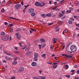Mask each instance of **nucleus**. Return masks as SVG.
I'll return each mask as SVG.
<instances>
[{
  "label": "nucleus",
  "instance_id": "obj_6",
  "mask_svg": "<svg viewBox=\"0 0 79 79\" xmlns=\"http://www.w3.org/2000/svg\"><path fill=\"white\" fill-rule=\"evenodd\" d=\"M15 35H16L17 38L18 39H19V40L21 39V35L18 34H17L16 33L15 34Z\"/></svg>",
  "mask_w": 79,
  "mask_h": 79
},
{
  "label": "nucleus",
  "instance_id": "obj_45",
  "mask_svg": "<svg viewBox=\"0 0 79 79\" xmlns=\"http://www.w3.org/2000/svg\"><path fill=\"white\" fill-rule=\"evenodd\" d=\"M75 79H79V78L78 77H74Z\"/></svg>",
  "mask_w": 79,
  "mask_h": 79
},
{
  "label": "nucleus",
  "instance_id": "obj_55",
  "mask_svg": "<svg viewBox=\"0 0 79 79\" xmlns=\"http://www.w3.org/2000/svg\"><path fill=\"white\" fill-rule=\"evenodd\" d=\"M34 79H39L37 77H34Z\"/></svg>",
  "mask_w": 79,
  "mask_h": 79
},
{
  "label": "nucleus",
  "instance_id": "obj_31",
  "mask_svg": "<svg viewBox=\"0 0 79 79\" xmlns=\"http://www.w3.org/2000/svg\"><path fill=\"white\" fill-rule=\"evenodd\" d=\"M13 26V24H10L9 25H8L7 26V27H11L12 26Z\"/></svg>",
  "mask_w": 79,
  "mask_h": 79
},
{
  "label": "nucleus",
  "instance_id": "obj_1",
  "mask_svg": "<svg viewBox=\"0 0 79 79\" xmlns=\"http://www.w3.org/2000/svg\"><path fill=\"white\" fill-rule=\"evenodd\" d=\"M1 39L3 40H7L8 39V35H5L4 36L1 38Z\"/></svg>",
  "mask_w": 79,
  "mask_h": 79
},
{
  "label": "nucleus",
  "instance_id": "obj_40",
  "mask_svg": "<svg viewBox=\"0 0 79 79\" xmlns=\"http://www.w3.org/2000/svg\"><path fill=\"white\" fill-rule=\"evenodd\" d=\"M23 31L24 32H27V30H25V29H23Z\"/></svg>",
  "mask_w": 79,
  "mask_h": 79
},
{
  "label": "nucleus",
  "instance_id": "obj_35",
  "mask_svg": "<svg viewBox=\"0 0 79 79\" xmlns=\"http://www.w3.org/2000/svg\"><path fill=\"white\" fill-rule=\"evenodd\" d=\"M65 77H66L68 78H69L70 77V76L69 75H67L65 76Z\"/></svg>",
  "mask_w": 79,
  "mask_h": 79
},
{
  "label": "nucleus",
  "instance_id": "obj_20",
  "mask_svg": "<svg viewBox=\"0 0 79 79\" xmlns=\"http://www.w3.org/2000/svg\"><path fill=\"white\" fill-rule=\"evenodd\" d=\"M57 23H59V24H61L63 23V22L61 21H58L57 22Z\"/></svg>",
  "mask_w": 79,
  "mask_h": 79
},
{
  "label": "nucleus",
  "instance_id": "obj_38",
  "mask_svg": "<svg viewBox=\"0 0 79 79\" xmlns=\"http://www.w3.org/2000/svg\"><path fill=\"white\" fill-rule=\"evenodd\" d=\"M10 32H13V28H11L10 29Z\"/></svg>",
  "mask_w": 79,
  "mask_h": 79
},
{
  "label": "nucleus",
  "instance_id": "obj_2",
  "mask_svg": "<svg viewBox=\"0 0 79 79\" xmlns=\"http://www.w3.org/2000/svg\"><path fill=\"white\" fill-rule=\"evenodd\" d=\"M62 56H65L68 59H69V58H72L73 57V55L71 54L70 55H68L62 54Z\"/></svg>",
  "mask_w": 79,
  "mask_h": 79
},
{
  "label": "nucleus",
  "instance_id": "obj_37",
  "mask_svg": "<svg viewBox=\"0 0 79 79\" xmlns=\"http://www.w3.org/2000/svg\"><path fill=\"white\" fill-rule=\"evenodd\" d=\"M45 78H46V77H41V79H45Z\"/></svg>",
  "mask_w": 79,
  "mask_h": 79
},
{
  "label": "nucleus",
  "instance_id": "obj_47",
  "mask_svg": "<svg viewBox=\"0 0 79 79\" xmlns=\"http://www.w3.org/2000/svg\"><path fill=\"white\" fill-rule=\"evenodd\" d=\"M26 8H25L24 10H23V13H25V12H26V11L25 10H26Z\"/></svg>",
  "mask_w": 79,
  "mask_h": 79
},
{
  "label": "nucleus",
  "instance_id": "obj_56",
  "mask_svg": "<svg viewBox=\"0 0 79 79\" xmlns=\"http://www.w3.org/2000/svg\"><path fill=\"white\" fill-rule=\"evenodd\" d=\"M77 20H78V21H79V17H77Z\"/></svg>",
  "mask_w": 79,
  "mask_h": 79
},
{
  "label": "nucleus",
  "instance_id": "obj_25",
  "mask_svg": "<svg viewBox=\"0 0 79 79\" xmlns=\"http://www.w3.org/2000/svg\"><path fill=\"white\" fill-rule=\"evenodd\" d=\"M5 34V32H2L1 33V35H4Z\"/></svg>",
  "mask_w": 79,
  "mask_h": 79
},
{
  "label": "nucleus",
  "instance_id": "obj_42",
  "mask_svg": "<svg viewBox=\"0 0 79 79\" xmlns=\"http://www.w3.org/2000/svg\"><path fill=\"white\" fill-rule=\"evenodd\" d=\"M39 48H40V49H41V47L42 46V45H40V44H39Z\"/></svg>",
  "mask_w": 79,
  "mask_h": 79
},
{
  "label": "nucleus",
  "instance_id": "obj_22",
  "mask_svg": "<svg viewBox=\"0 0 79 79\" xmlns=\"http://www.w3.org/2000/svg\"><path fill=\"white\" fill-rule=\"evenodd\" d=\"M47 16H52V14H48L46 15Z\"/></svg>",
  "mask_w": 79,
  "mask_h": 79
},
{
  "label": "nucleus",
  "instance_id": "obj_32",
  "mask_svg": "<svg viewBox=\"0 0 79 79\" xmlns=\"http://www.w3.org/2000/svg\"><path fill=\"white\" fill-rule=\"evenodd\" d=\"M15 59H14V61H16L17 60V59H18V58L16 57H15Z\"/></svg>",
  "mask_w": 79,
  "mask_h": 79
},
{
  "label": "nucleus",
  "instance_id": "obj_59",
  "mask_svg": "<svg viewBox=\"0 0 79 79\" xmlns=\"http://www.w3.org/2000/svg\"><path fill=\"white\" fill-rule=\"evenodd\" d=\"M5 25H8V23L7 22L5 23Z\"/></svg>",
  "mask_w": 79,
  "mask_h": 79
},
{
  "label": "nucleus",
  "instance_id": "obj_58",
  "mask_svg": "<svg viewBox=\"0 0 79 79\" xmlns=\"http://www.w3.org/2000/svg\"><path fill=\"white\" fill-rule=\"evenodd\" d=\"M21 4H22V5H24V3H23V2H21Z\"/></svg>",
  "mask_w": 79,
  "mask_h": 79
},
{
  "label": "nucleus",
  "instance_id": "obj_48",
  "mask_svg": "<svg viewBox=\"0 0 79 79\" xmlns=\"http://www.w3.org/2000/svg\"><path fill=\"white\" fill-rule=\"evenodd\" d=\"M66 17L65 16H64L63 17H62V18H61V19H64V18H65Z\"/></svg>",
  "mask_w": 79,
  "mask_h": 79
},
{
  "label": "nucleus",
  "instance_id": "obj_8",
  "mask_svg": "<svg viewBox=\"0 0 79 79\" xmlns=\"http://www.w3.org/2000/svg\"><path fill=\"white\" fill-rule=\"evenodd\" d=\"M24 71V68L23 67H20L19 72L21 73V71Z\"/></svg>",
  "mask_w": 79,
  "mask_h": 79
},
{
  "label": "nucleus",
  "instance_id": "obj_18",
  "mask_svg": "<svg viewBox=\"0 0 79 79\" xmlns=\"http://www.w3.org/2000/svg\"><path fill=\"white\" fill-rule=\"evenodd\" d=\"M46 46V44H45L43 43L41 45V47H45Z\"/></svg>",
  "mask_w": 79,
  "mask_h": 79
},
{
  "label": "nucleus",
  "instance_id": "obj_12",
  "mask_svg": "<svg viewBox=\"0 0 79 79\" xmlns=\"http://www.w3.org/2000/svg\"><path fill=\"white\" fill-rule=\"evenodd\" d=\"M34 57H36L37 58H38V57L39 56V55H38V54L37 53H34Z\"/></svg>",
  "mask_w": 79,
  "mask_h": 79
},
{
  "label": "nucleus",
  "instance_id": "obj_9",
  "mask_svg": "<svg viewBox=\"0 0 79 79\" xmlns=\"http://www.w3.org/2000/svg\"><path fill=\"white\" fill-rule=\"evenodd\" d=\"M45 3L44 2H40V6L41 7H42V6H45Z\"/></svg>",
  "mask_w": 79,
  "mask_h": 79
},
{
  "label": "nucleus",
  "instance_id": "obj_52",
  "mask_svg": "<svg viewBox=\"0 0 79 79\" xmlns=\"http://www.w3.org/2000/svg\"><path fill=\"white\" fill-rule=\"evenodd\" d=\"M74 67L75 68H77V65H74Z\"/></svg>",
  "mask_w": 79,
  "mask_h": 79
},
{
  "label": "nucleus",
  "instance_id": "obj_7",
  "mask_svg": "<svg viewBox=\"0 0 79 79\" xmlns=\"http://www.w3.org/2000/svg\"><path fill=\"white\" fill-rule=\"evenodd\" d=\"M34 11V9L32 8L30 9L28 11L29 13H33Z\"/></svg>",
  "mask_w": 79,
  "mask_h": 79
},
{
  "label": "nucleus",
  "instance_id": "obj_11",
  "mask_svg": "<svg viewBox=\"0 0 79 79\" xmlns=\"http://www.w3.org/2000/svg\"><path fill=\"white\" fill-rule=\"evenodd\" d=\"M31 65L32 66H35V65H37V63L35 62H32Z\"/></svg>",
  "mask_w": 79,
  "mask_h": 79
},
{
  "label": "nucleus",
  "instance_id": "obj_44",
  "mask_svg": "<svg viewBox=\"0 0 79 79\" xmlns=\"http://www.w3.org/2000/svg\"><path fill=\"white\" fill-rule=\"evenodd\" d=\"M19 44H20V46L22 47V45H23L22 43H19Z\"/></svg>",
  "mask_w": 79,
  "mask_h": 79
},
{
  "label": "nucleus",
  "instance_id": "obj_50",
  "mask_svg": "<svg viewBox=\"0 0 79 79\" xmlns=\"http://www.w3.org/2000/svg\"><path fill=\"white\" fill-rule=\"evenodd\" d=\"M26 47H27V45H26L25 47H24L23 48H22V49H25V48H26Z\"/></svg>",
  "mask_w": 79,
  "mask_h": 79
},
{
  "label": "nucleus",
  "instance_id": "obj_46",
  "mask_svg": "<svg viewBox=\"0 0 79 79\" xmlns=\"http://www.w3.org/2000/svg\"><path fill=\"white\" fill-rule=\"evenodd\" d=\"M15 79V77H12L11 78H10V79Z\"/></svg>",
  "mask_w": 79,
  "mask_h": 79
},
{
  "label": "nucleus",
  "instance_id": "obj_53",
  "mask_svg": "<svg viewBox=\"0 0 79 79\" xmlns=\"http://www.w3.org/2000/svg\"><path fill=\"white\" fill-rule=\"evenodd\" d=\"M47 63L48 64H52V63L51 62H47Z\"/></svg>",
  "mask_w": 79,
  "mask_h": 79
},
{
  "label": "nucleus",
  "instance_id": "obj_34",
  "mask_svg": "<svg viewBox=\"0 0 79 79\" xmlns=\"http://www.w3.org/2000/svg\"><path fill=\"white\" fill-rule=\"evenodd\" d=\"M73 23V22L71 20H69V24H72Z\"/></svg>",
  "mask_w": 79,
  "mask_h": 79
},
{
  "label": "nucleus",
  "instance_id": "obj_15",
  "mask_svg": "<svg viewBox=\"0 0 79 79\" xmlns=\"http://www.w3.org/2000/svg\"><path fill=\"white\" fill-rule=\"evenodd\" d=\"M18 63V62L16 61H14L12 62V64H14V65H15V64H16Z\"/></svg>",
  "mask_w": 79,
  "mask_h": 79
},
{
  "label": "nucleus",
  "instance_id": "obj_60",
  "mask_svg": "<svg viewBox=\"0 0 79 79\" xmlns=\"http://www.w3.org/2000/svg\"><path fill=\"white\" fill-rule=\"evenodd\" d=\"M58 63H53L52 64H58Z\"/></svg>",
  "mask_w": 79,
  "mask_h": 79
},
{
  "label": "nucleus",
  "instance_id": "obj_3",
  "mask_svg": "<svg viewBox=\"0 0 79 79\" xmlns=\"http://www.w3.org/2000/svg\"><path fill=\"white\" fill-rule=\"evenodd\" d=\"M21 7V5L20 4H16L15 6V9L18 10Z\"/></svg>",
  "mask_w": 79,
  "mask_h": 79
},
{
  "label": "nucleus",
  "instance_id": "obj_54",
  "mask_svg": "<svg viewBox=\"0 0 79 79\" xmlns=\"http://www.w3.org/2000/svg\"><path fill=\"white\" fill-rule=\"evenodd\" d=\"M53 24V23H48V25H49L50 26V25H52Z\"/></svg>",
  "mask_w": 79,
  "mask_h": 79
},
{
  "label": "nucleus",
  "instance_id": "obj_61",
  "mask_svg": "<svg viewBox=\"0 0 79 79\" xmlns=\"http://www.w3.org/2000/svg\"><path fill=\"white\" fill-rule=\"evenodd\" d=\"M3 63H6V61L5 60H3Z\"/></svg>",
  "mask_w": 79,
  "mask_h": 79
},
{
  "label": "nucleus",
  "instance_id": "obj_39",
  "mask_svg": "<svg viewBox=\"0 0 79 79\" xmlns=\"http://www.w3.org/2000/svg\"><path fill=\"white\" fill-rule=\"evenodd\" d=\"M2 46H3V44H2L1 46H0V50H2L3 49L2 48Z\"/></svg>",
  "mask_w": 79,
  "mask_h": 79
},
{
  "label": "nucleus",
  "instance_id": "obj_17",
  "mask_svg": "<svg viewBox=\"0 0 79 79\" xmlns=\"http://www.w3.org/2000/svg\"><path fill=\"white\" fill-rule=\"evenodd\" d=\"M37 58L38 57H35L33 59L34 61H37V60H38V59Z\"/></svg>",
  "mask_w": 79,
  "mask_h": 79
},
{
  "label": "nucleus",
  "instance_id": "obj_63",
  "mask_svg": "<svg viewBox=\"0 0 79 79\" xmlns=\"http://www.w3.org/2000/svg\"><path fill=\"white\" fill-rule=\"evenodd\" d=\"M77 74H79V70H77Z\"/></svg>",
  "mask_w": 79,
  "mask_h": 79
},
{
  "label": "nucleus",
  "instance_id": "obj_30",
  "mask_svg": "<svg viewBox=\"0 0 79 79\" xmlns=\"http://www.w3.org/2000/svg\"><path fill=\"white\" fill-rule=\"evenodd\" d=\"M10 19H17L18 20H19V19H15V18H13V17H10Z\"/></svg>",
  "mask_w": 79,
  "mask_h": 79
},
{
  "label": "nucleus",
  "instance_id": "obj_21",
  "mask_svg": "<svg viewBox=\"0 0 79 79\" xmlns=\"http://www.w3.org/2000/svg\"><path fill=\"white\" fill-rule=\"evenodd\" d=\"M67 52L68 53V54H71V53H72V52L71 51H67Z\"/></svg>",
  "mask_w": 79,
  "mask_h": 79
},
{
  "label": "nucleus",
  "instance_id": "obj_4",
  "mask_svg": "<svg viewBox=\"0 0 79 79\" xmlns=\"http://www.w3.org/2000/svg\"><path fill=\"white\" fill-rule=\"evenodd\" d=\"M70 48L71 50H77V47L76 46L73 45L71 46Z\"/></svg>",
  "mask_w": 79,
  "mask_h": 79
},
{
  "label": "nucleus",
  "instance_id": "obj_28",
  "mask_svg": "<svg viewBox=\"0 0 79 79\" xmlns=\"http://www.w3.org/2000/svg\"><path fill=\"white\" fill-rule=\"evenodd\" d=\"M11 3V2H10V1H9V2H8L7 3V5H9Z\"/></svg>",
  "mask_w": 79,
  "mask_h": 79
},
{
  "label": "nucleus",
  "instance_id": "obj_41",
  "mask_svg": "<svg viewBox=\"0 0 79 79\" xmlns=\"http://www.w3.org/2000/svg\"><path fill=\"white\" fill-rule=\"evenodd\" d=\"M30 29L33 31H36V30H34V29L32 28H30Z\"/></svg>",
  "mask_w": 79,
  "mask_h": 79
},
{
  "label": "nucleus",
  "instance_id": "obj_36",
  "mask_svg": "<svg viewBox=\"0 0 79 79\" xmlns=\"http://www.w3.org/2000/svg\"><path fill=\"white\" fill-rule=\"evenodd\" d=\"M70 12H71V10H67L66 11V13H70Z\"/></svg>",
  "mask_w": 79,
  "mask_h": 79
},
{
  "label": "nucleus",
  "instance_id": "obj_57",
  "mask_svg": "<svg viewBox=\"0 0 79 79\" xmlns=\"http://www.w3.org/2000/svg\"><path fill=\"white\" fill-rule=\"evenodd\" d=\"M71 71L72 73H74V70H72Z\"/></svg>",
  "mask_w": 79,
  "mask_h": 79
},
{
  "label": "nucleus",
  "instance_id": "obj_29",
  "mask_svg": "<svg viewBox=\"0 0 79 79\" xmlns=\"http://www.w3.org/2000/svg\"><path fill=\"white\" fill-rule=\"evenodd\" d=\"M59 17L61 18V17H62V16H63V15L62 14H59Z\"/></svg>",
  "mask_w": 79,
  "mask_h": 79
},
{
  "label": "nucleus",
  "instance_id": "obj_64",
  "mask_svg": "<svg viewBox=\"0 0 79 79\" xmlns=\"http://www.w3.org/2000/svg\"><path fill=\"white\" fill-rule=\"evenodd\" d=\"M57 7V6H56V8L55 9V10L57 11L58 10V9L56 8V7Z\"/></svg>",
  "mask_w": 79,
  "mask_h": 79
},
{
  "label": "nucleus",
  "instance_id": "obj_24",
  "mask_svg": "<svg viewBox=\"0 0 79 79\" xmlns=\"http://www.w3.org/2000/svg\"><path fill=\"white\" fill-rule=\"evenodd\" d=\"M41 16H42V17H43V18H45V17H46V16H47V15H45V14H43L41 15Z\"/></svg>",
  "mask_w": 79,
  "mask_h": 79
},
{
  "label": "nucleus",
  "instance_id": "obj_5",
  "mask_svg": "<svg viewBox=\"0 0 79 79\" xmlns=\"http://www.w3.org/2000/svg\"><path fill=\"white\" fill-rule=\"evenodd\" d=\"M32 53V51H28L27 53H26V55L27 56H29Z\"/></svg>",
  "mask_w": 79,
  "mask_h": 79
},
{
  "label": "nucleus",
  "instance_id": "obj_49",
  "mask_svg": "<svg viewBox=\"0 0 79 79\" xmlns=\"http://www.w3.org/2000/svg\"><path fill=\"white\" fill-rule=\"evenodd\" d=\"M77 16L76 15L74 16V18L75 19H77Z\"/></svg>",
  "mask_w": 79,
  "mask_h": 79
},
{
  "label": "nucleus",
  "instance_id": "obj_14",
  "mask_svg": "<svg viewBox=\"0 0 79 79\" xmlns=\"http://www.w3.org/2000/svg\"><path fill=\"white\" fill-rule=\"evenodd\" d=\"M52 40L53 41V43H56V40H57V39H52Z\"/></svg>",
  "mask_w": 79,
  "mask_h": 79
},
{
  "label": "nucleus",
  "instance_id": "obj_10",
  "mask_svg": "<svg viewBox=\"0 0 79 79\" xmlns=\"http://www.w3.org/2000/svg\"><path fill=\"white\" fill-rule=\"evenodd\" d=\"M40 2H36L35 3V6H40Z\"/></svg>",
  "mask_w": 79,
  "mask_h": 79
},
{
  "label": "nucleus",
  "instance_id": "obj_27",
  "mask_svg": "<svg viewBox=\"0 0 79 79\" xmlns=\"http://www.w3.org/2000/svg\"><path fill=\"white\" fill-rule=\"evenodd\" d=\"M1 12L2 13H4L5 12V10H4V8H3L1 10Z\"/></svg>",
  "mask_w": 79,
  "mask_h": 79
},
{
  "label": "nucleus",
  "instance_id": "obj_19",
  "mask_svg": "<svg viewBox=\"0 0 79 79\" xmlns=\"http://www.w3.org/2000/svg\"><path fill=\"white\" fill-rule=\"evenodd\" d=\"M65 68L67 69H68V68H69V66L68 64H65Z\"/></svg>",
  "mask_w": 79,
  "mask_h": 79
},
{
  "label": "nucleus",
  "instance_id": "obj_16",
  "mask_svg": "<svg viewBox=\"0 0 79 79\" xmlns=\"http://www.w3.org/2000/svg\"><path fill=\"white\" fill-rule=\"evenodd\" d=\"M41 57H44V58H46V55L45 54H43L42 56Z\"/></svg>",
  "mask_w": 79,
  "mask_h": 79
},
{
  "label": "nucleus",
  "instance_id": "obj_33",
  "mask_svg": "<svg viewBox=\"0 0 79 79\" xmlns=\"http://www.w3.org/2000/svg\"><path fill=\"white\" fill-rule=\"evenodd\" d=\"M21 30V29L20 28H19V29H17L15 31H20V30Z\"/></svg>",
  "mask_w": 79,
  "mask_h": 79
},
{
  "label": "nucleus",
  "instance_id": "obj_23",
  "mask_svg": "<svg viewBox=\"0 0 79 79\" xmlns=\"http://www.w3.org/2000/svg\"><path fill=\"white\" fill-rule=\"evenodd\" d=\"M40 41L41 42H45V39H40Z\"/></svg>",
  "mask_w": 79,
  "mask_h": 79
},
{
  "label": "nucleus",
  "instance_id": "obj_51",
  "mask_svg": "<svg viewBox=\"0 0 79 79\" xmlns=\"http://www.w3.org/2000/svg\"><path fill=\"white\" fill-rule=\"evenodd\" d=\"M64 1V0H62L61 1V2H59L60 3H62V2H63Z\"/></svg>",
  "mask_w": 79,
  "mask_h": 79
},
{
  "label": "nucleus",
  "instance_id": "obj_62",
  "mask_svg": "<svg viewBox=\"0 0 79 79\" xmlns=\"http://www.w3.org/2000/svg\"><path fill=\"white\" fill-rule=\"evenodd\" d=\"M29 48L27 47L26 48L25 50H29Z\"/></svg>",
  "mask_w": 79,
  "mask_h": 79
},
{
  "label": "nucleus",
  "instance_id": "obj_13",
  "mask_svg": "<svg viewBox=\"0 0 79 79\" xmlns=\"http://www.w3.org/2000/svg\"><path fill=\"white\" fill-rule=\"evenodd\" d=\"M53 65V68L54 69H55V68H56L57 67V64H54Z\"/></svg>",
  "mask_w": 79,
  "mask_h": 79
},
{
  "label": "nucleus",
  "instance_id": "obj_26",
  "mask_svg": "<svg viewBox=\"0 0 79 79\" xmlns=\"http://www.w3.org/2000/svg\"><path fill=\"white\" fill-rule=\"evenodd\" d=\"M31 16H35V13H32L31 14Z\"/></svg>",
  "mask_w": 79,
  "mask_h": 79
},
{
  "label": "nucleus",
  "instance_id": "obj_43",
  "mask_svg": "<svg viewBox=\"0 0 79 79\" xmlns=\"http://www.w3.org/2000/svg\"><path fill=\"white\" fill-rule=\"evenodd\" d=\"M68 30L67 29H65L64 30V31L65 32V33H66L67 32H68Z\"/></svg>",
  "mask_w": 79,
  "mask_h": 79
}]
</instances>
